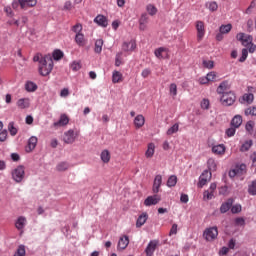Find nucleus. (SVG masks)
Here are the masks:
<instances>
[{
  "mask_svg": "<svg viewBox=\"0 0 256 256\" xmlns=\"http://www.w3.org/2000/svg\"><path fill=\"white\" fill-rule=\"evenodd\" d=\"M51 71H53V58L48 54L40 59L39 73L42 77H47Z\"/></svg>",
  "mask_w": 256,
  "mask_h": 256,
  "instance_id": "f257e3e1",
  "label": "nucleus"
},
{
  "mask_svg": "<svg viewBox=\"0 0 256 256\" xmlns=\"http://www.w3.org/2000/svg\"><path fill=\"white\" fill-rule=\"evenodd\" d=\"M220 97V103L224 105V107H231L237 101V96L235 95V92L229 91L221 94Z\"/></svg>",
  "mask_w": 256,
  "mask_h": 256,
  "instance_id": "f03ea898",
  "label": "nucleus"
},
{
  "mask_svg": "<svg viewBox=\"0 0 256 256\" xmlns=\"http://www.w3.org/2000/svg\"><path fill=\"white\" fill-rule=\"evenodd\" d=\"M11 176L15 183H21L25 179V166L20 165L14 168L11 172Z\"/></svg>",
  "mask_w": 256,
  "mask_h": 256,
  "instance_id": "7ed1b4c3",
  "label": "nucleus"
},
{
  "mask_svg": "<svg viewBox=\"0 0 256 256\" xmlns=\"http://www.w3.org/2000/svg\"><path fill=\"white\" fill-rule=\"evenodd\" d=\"M204 237L206 241H214V239H217V235H219V231L217 230V226L207 228L204 231Z\"/></svg>",
  "mask_w": 256,
  "mask_h": 256,
  "instance_id": "20e7f679",
  "label": "nucleus"
},
{
  "mask_svg": "<svg viewBox=\"0 0 256 256\" xmlns=\"http://www.w3.org/2000/svg\"><path fill=\"white\" fill-rule=\"evenodd\" d=\"M212 174L209 170H204L199 177L198 187L203 188L207 185L208 181H211Z\"/></svg>",
  "mask_w": 256,
  "mask_h": 256,
  "instance_id": "39448f33",
  "label": "nucleus"
},
{
  "mask_svg": "<svg viewBox=\"0 0 256 256\" xmlns=\"http://www.w3.org/2000/svg\"><path fill=\"white\" fill-rule=\"evenodd\" d=\"M159 201H161V196H159V195L148 196L144 200V205L146 207H151V205H157L159 203Z\"/></svg>",
  "mask_w": 256,
  "mask_h": 256,
  "instance_id": "423d86ee",
  "label": "nucleus"
},
{
  "mask_svg": "<svg viewBox=\"0 0 256 256\" xmlns=\"http://www.w3.org/2000/svg\"><path fill=\"white\" fill-rule=\"evenodd\" d=\"M196 29H197V39L201 41L203 37H205V24L203 21L196 22Z\"/></svg>",
  "mask_w": 256,
  "mask_h": 256,
  "instance_id": "0eeeda50",
  "label": "nucleus"
},
{
  "mask_svg": "<svg viewBox=\"0 0 256 256\" xmlns=\"http://www.w3.org/2000/svg\"><path fill=\"white\" fill-rule=\"evenodd\" d=\"M229 89H231V84H229V80H224L217 87L216 91L218 95H223V93H227L226 91H229Z\"/></svg>",
  "mask_w": 256,
  "mask_h": 256,
  "instance_id": "6e6552de",
  "label": "nucleus"
},
{
  "mask_svg": "<svg viewBox=\"0 0 256 256\" xmlns=\"http://www.w3.org/2000/svg\"><path fill=\"white\" fill-rule=\"evenodd\" d=\"M26 225H27V218H25L24 216H20L17 218L15 222V227L18 231L23 233V230L25 229Z\"/></svg>",
  "mask_w": 256,
  "mask_h": 256,
  "instance_id": "1a4fd4ad",
  "label": "nucleus"
},
{
  "mask_svg": "<svg viewBox=\"0 0 256 256\" xmlns=\"http://www.w3.org/2000/svg\"><path fill=\"white\" fill-rule=\"evenodd\" d=\"M158 243L159 242H157V240H152L149 242L145 249L146 256H153V253H155V250L157 249Z\"/></svg>",
  "mask_w": 256,
  "mask_h": 256,
  "instance_id": "9d476101",
  "label": "nucleus"
},
{
  "mask_svg": "<svg viewBox=\"0 0 256 256\" xmlns=\"http://www.w3.org/2000/svg\"><path fill=\"white\" fill-rule=\"evenodd\" d=\"M94 23H96L97 25H99V27H107V25H109V20H107V17H105L104 15H97L94 18Z\"/></svg>",
  "mask_w": 256,
  "mask_h": 256,
  "instance_id": "9b49d317",
  "label": "nucleus"
},
{
  "mask_svg": "<svg viewBox=\"0 0 256 256\" xmlns=\"http://www.w3.org/2000/svg\"><path fill=\"white\" fill-rule=\"evenodd\" d=\"M39 139L36 136H31L28 140V144L26 146L27 153H31L36 147Z\"/></svg>",
  "mask_w": 256,
  "mask_h": 256,
  "instance_id": "f8f14e48",
  "label": "nucleus"
},
{
  "mask_svg": "<svg viewBox=\"0 0 256 256\" xmlns=\"http://www.w3.org/2000/svg\"><path fill=\"white\" fill-rule=\"evenodd\" d=\"M21 9H29V7H35L37 0H18Z\"/></svg>",
  "mask_w": 256,
  "mask_h": 256,
  "instance_id": "ddd939ff",
  "label": "nucleus"
},
{
  "mask_svg": "<svg viewBox=\"0 0 256 256\" xmlns=\"http://www.w3.org/2000/svg\"><path fill=\"white\" fill-rule=\"evenodd\" d=\"M128 245H129V236L120 237L117 245L118 250L123 251L127 249Z\"/></svg>",
  "mask_w": 256,
  "mask_h": 256,
  "instance_id": "4468645a",
  "label": "nucleus"
},
{
  "mask_svg": "<svg viewBox=\"0 0 256 256\" xmlns=\"http://www.w3.org/2000/svg\"><path fill=\"white\" fill-rule=\"evenodd\" d=\"M230 125H231V127L239 129L241 127V125H243V117L241 115H235L232 118Z\"/></svg>",
  "mask_w": 256,
  "mask_h": 256,
  "instance_id": "2eb2a0df",
  "label": "nucleus"
},
{
  "mask_svg": "<svg viewBox=\"0 0 256 256\" xmlns=\"http://www.w3.org/2000/svg\"><path fill=\"white\" fill-rule=\"evenodd\" d=\"M233 198H229L226 202L222 203L220 206V213H227L231 207H233Z\"/></svg>",
  "mask_w": 256,
  "mask_h": 256,
  "instance_id": "dca6fc26",
  "label": "nucleus"
},
{
  "mask_svg": "<svg viewBox=\"0 0 256 256\" xmlns=\"http://www.w3.org/2000/svg\"><path fill=\"white\" fill-rule=\"evenodd\" d=\"M65 143L71 144L75 143V139H77V134L75 133L74 130L70 129L68 132L65 134Z\"/></svg>",
  "mask_w": 256,
  "mask_h": 256,
  "instance_id": "f3484780",
  "label": "nucleus"
},
{
  "mask_svg": "<svg viewBox=\"0 0 256 256\" xmlns=\"http://www.w3.org/2000/svg\"><path fill=\"white\" fill-rule=\"evenodd\" d=\"M161 183H163V177L161 175H156L153 184V193H159V188L161 187Z\"/></svg>",
  "mask_w": 256,
  "mask_h": 256,
  "instance_id": "a211bd4d",
  "label": "nucleus"
},
{
  "mask_svg": "<svg viewBox=\"0 0 256 256\" xmlns=\"http://www.w3.org/2000/svg\"><path fill=\"white\" fill-rule=\"evenodd\" d=\"M29 105H31L29 98H21L17 101L19 109H28Z\"/></svg>",
  "mask_w": 256,
  "mask_h": 256,
  "instance_id": "6ab92c4d",
  "label": "nucleus"
},
{
  "mask_svg": "<svg viewBox=\"0 0 256 256\" xmlns=\"http://www.w3.org/2000/svg\"><path fill=\"white\" fill-rule=\"evenodd\" d=\"M149 218V215H147L146 212L142 213L137 221H136V227L139 228V227H143V224L144 223H147V219Z\"/></svg>",
  "mask_w": 256,
  "mask_h": 256,
  "instance_id": "aec40b11",
  "label": "nucleus"
},
{
  "mask_svg": "<svg viewBox=\"0 0 256 256\" xmlns=\"http://www.w3.org/2000/svg\"><path fill=\"white\" fill-rule=\"evenodd\" d=\"M134 125L137 129H141L145 125V117L143 115H137L134 119Z\"/></svg>",
  "mask_w": 256,
  "mask_h": 256,
  "instance_id": "412c9836",
  "label": "nucleus"
},
{
  "mask_svg": "<svg viewBox=\"0 0 256 256\" xmlns=\"http://www.w3.org/2000/svg\"><path fill=\"white\" fill-rule=\"evenodd\" d=\"M135 47H137V44L135 43V41L124 42L122 45V49L124 51H134Z\"/></svg>",
  "mask_w": 256,
  "mask_h": 256,
  "instance_id": "4be33fe9",
  "label": "nucleus"
},
{
  "mask_svg": "<svg viewBox=\"0 0 256 256\" xmlns=\"http://www.w3.org/2000/svg\"><path fill=\"white\" fill-rule=\"evenodd\" d=\"M212 153H215L216 155H223V153H225V145L218 144L216 146H213Z\"/></svg>",
  "mask_w": 256,
  "mask_h": 256,
  "instance_id": "5701e85b",
  "label": "nucleus"
},
{
  "mask_svg": "<svg viewBox=\"0 0 256 256\" xmlns=\"http://www.w3.org/2000/svg\"><path fill=\"white\" fill-rule=\"evenodd\" d=\"M65 54H63V51L56 49L53 51L51 58L54 59V61H61L63 59Z\"/></svg>",
  "mask_w": 256,
  "mask_h": 256,
  "instance_id": "b1692460",
  "label": "nucleus"
},
{
  "mask_svg": "<svg viewBox=\"0 0 256 256\" xmlns=\"http://www.w3.org/2000/svg\"><path fill=\"white\" fill-rule=\"evenodd\" d=\"M100 157L103 163H109V161H111V154L109 153V150H103Z\"/></svg>",
  "mask_w": 256,
  "mask_h": 256,
  "instance_id": "393cba45",
  "label": "nucleus"
},
{
  "mask_svg": "<svg viewBox=\"0 0 256 256\" xmlns=\"http://www.w3.org/2000/svg\"><path fill=\"white\" fill-rule=\"evenodd\" d=\"M153 155H155V144L150 143V144H148V149H147V151L145 153V156L148 159H151V157H153Z\"/></svg>",
  "mask_w": 256,
  "mask_h": 256,
  "instance_id": "a878e982",
  "label": "nucleus"
},
{
  "mask_svg": "<svg viewBox=\"0 0 256 256\" xmlns=\"http://www.w3.org/2000/svg\"><path fill=\"white\" fill-rule=\"evenodd\" d=\"M25 89L26 91H28L29 93H33V91H37V84H35V82L32 81H28L25 84Z\"/></svg>",
  "mask_w": 256,
  "mask_h": 256,
  "instance_id": "bb28decb",
  "label": "nucleus"
},
{
  "mask_svg": "<svg viewBox=\"0 0 256 256\" xmlns=\"http://www.w3.org/2000/svg\"><path fill=\"white\" fill-rule=\"evenodd\" d=\"M251 147H253V140H248L241 145L240 151L242 153H245L246 151H249V149H251Z\"/></svg>",
  "mask_w": 256,
  "mask_h": 256,
  "instance_id": "cd10ccee",
  "label": "nucleus"
},
{
  "mask_svg": "<svg viewBox=\"0 0 256 256\" xmlns=\"http://www.w3.org/2000/svg\"><path fill=\"white\" fill-rule=\"evenodd\" d=\"M94 51L98 54L103 51V39L96 40Z\"/></svg>",
  "mask_w": 256,
  "mask_h": 256,
  "instance_id": "c85d7f7f",
  "label": "nucleus"
},
{
  "mask_svg": "<svg viewBox=\"0 0 256 256\" xmlns=\"http://www.w3.org/2000/svg\"><path fill=\"white\" fill-rule=\"evenodd\" d=\"M231 29H233V25L231 24H226V25H221L219 28V31L223 34V35H227V33H229L231 31Z\"/></svg>",
  "mask_w": 256,
  "mask_h": 256,
  "instance_id": "c756f323",
  "label": "nucleus"
},
{
  "mask_svg": "<svg viewBox=\"0 0 256 256\" xmlns=\"http://www.w3.org/2000/svg\"><path fill=\"white\" fill-rule=\"evenodd\" d=\"M177 185V176L171 175L167 180V187H175Z\"/></svg>",
  "mask_w": 256,
  "mask_h": 256,
  "instance_id": "7c9ffc66",
  "label": "nucleus"
},
{
  "mask_svg": "<svg viewBox=\"0 0 256 256\" xmlns=\"http://www.w3.org/2000/svg\"><path fill=\"white\" fill-rule=\"evenodd\" d=\"M243 47H249L253 43V36L247 35L244 40L241 42Z\"/></svg>",
  "mask_w": 256,
  "mask_h": 256,
  "instance_id": "2f4dec72",
  "label": "nucleus"
},
{
  "mask_svg": "<svg viewBox=\"0 0 256 256\" xmlns=\"http://www.w3.org/2000/svg\"><path fill=\"white\" fill-rule=\"evenodd\" d=\"M8 130L10 132V135H12V137H15V135H17V128L15 127V122H10L8 124Z\"/></svg>",
  "mask_w": 256,
  "mask_h": 256,
  "instance_id": "473e14b6",
  "label": "nucleus"
},
{
  "mask_svg": "<svg viewBox=\"0 0 256 256\" xmlns=\"http://www.w3.org/2000/svg\"><path fill=\"white\" fill-rule=\"evenodd\" d=\"M249 195H256V179L248 186Z\"/></svg>",
  "mask_w": 256,
  "mask_h": 256,
  "instance_id": "72a5a7b5",
  "label": "nucleus"
},
{
  "mask_svg": "<svg viewBox=\"0 0 256 256\" xmlns=\"http://www.w3.org/2000/svg\"><path fill=\"white\" fill-rule=\"evenodd\" d=\"M242 99H243V101H246V103H248V105H251V103H253V100L255 99V96L252 93L244 94Z\"/></svg>",
  "mask_w": 256,
  "mask_h": 256,
  "instance_id": "f704fd0d",
  "label": "nucleus"
},
{
  "mask_svg": "<svg viewBox=\"0 0 256 256\" xmlns=\"http://www.w3.org/2000/svg\"><path fill=\"white\" fill-rule=\"evenodd\" d=\"M244 114L246 117H249V115H252L253 117H256V107H249L244 111Z\"/></svg>",
  "mask_w": 256,
  "mask_h": 256,
  "instance_id": "c9c22d12",
  "label": "nucleus"
},
{
  "mask_svg": "<svg viewBox=\"0 0 256 256\" xmlns=\"http://www.w3.org/2000/svg\"><path fill=\"white\" fill-rule=\"evenodd\" d=\"M248 55H249V50H247V48L242 49V56L239 58V62L245 63V61H247Z\"/></svg>",
  "mask_w": 256,
  "mask_h": 256,
  "instance_id": "e433bc0d",
  "label": "nucleus"
},
{
  "mask_svg": "<svg viewBox=\"0 0 256 256\" xmlns=\"http://www.w3.org/2000/svg\"><path fill=\"white\" fill-rule=\"evenodd\" d=\"M203 67L206 69H213V67H215V62L213 60H203Z\"/></svg>",
  "mask_w": 256,
  "mask_h": 256,
  "instance_id": "4c0bfd02",
  "label": "nucleus"
},
{
  "mask_svg": "<svg viewBox=\"0 0 256 256\" xmlns=\"http://www.w3.org/2000/svg\"><path fill=\"white\" fill-rule=\"evenodd\" d=\"M254 125H255V122H253L251 120L246 123L245 129H246V131H248V133L250 135H253V127H254Z\"/></svg>",
  "mask_w": 256,
  "mask_h": 256,
  "instance_id": "58836bf2",
  "label": "nucleus"
},
{
  "mask_svg": "<svg viewBox=\"0 0 256 256\" xmlns=\"http://www.w3.org/2000/svg\"><path fill=\"white\" fill-rule=\"evenodd\" d=\"M121 77H122L121 72L115 71V72L113 73V75H112V81H113V83H119V81H121Z\"/></svg>",
  "mask_w": 256,
  "mask_h": 256,
  "instance_id": "ea45409f",
  "label": "nucleus"
},
{
  "mask_svg": "<svg viewBox=\"0 0 256 256\" xmlns=\"http://www.w3.org/2000/svg\"><path fill=\"white\" fill-rule=\"evenodd\" d=\"M146 11H148L149 15H156L157 14V8L153 4L147 5Z\"/></svg>",
  "mask_w": 256,
  "mask_h": 256,
  "instance_id": "a19ab883",
  "label": "nucleus"
},
{
  "mask_svg": "<svg viewBox=\"0 0 256 256\" xmlns=\"http://www.w3.org/2000/svg\"><path fill=\"white\" fill-rule=\"evenodd\" d=\"M26 251H25V245H20L14 254V256H25Z\"/></svg>",
  "mask_w": 256,
  "mask_h": 256,
  "instance_id": "79ce46f5",
  "label": "nucleus"
},
{
  "mask_svg": "<svg viewBox=\"0 0 256 256\" xmlns=\"http://www.w3.org/2000/svg\"><path fill=\"white\" fill-rule=\"evenodd\" d=\"M177 131H179V124H174L167 130V135H173L174 133H177Z\"/></svg>",
  "mask_w": 256,
  "mask_h": 256,
  "instance_id": "37998d69",
  "label": "nucleus"
},
{
  "mask_svg": "<svg viewBox=\"0 0 256 256\" xmlns=\"http://www.w3.org/2000/svg\"><path fill=\"white\" fill-rule=\"evenodd\" d=\"M75 41L78 45H83V41H85V36L81 33L76 34Z\"/></svg>",
  "mask_w": 256,
  "mask_h": 256,
  "instance_id": "c03bdc74",
  "label": "nucleus"
},
{
  "mask_svg": "<svg viewBox=\"0 0 256 256\" xmlns=\"http://www.w3.org/2000/svg\"><path fill=\"white\" fill-rule=\"evenodd\" d=\"M203 199L204 201H211V199H213V192H210L209 190H205L203 193Z\"/></svg>",
  "mask_w": 256,
  "mask_h": 256,
  "instance_id": "a18cd8bd",
  "label": "nucleus"
},
{
  "mask_svg": "<svg viewBox=\"0 0 256 256\" xmlns=\"http://www.w3.org/2000/svg\"><path fill=\"white\" fill-rule=\"evenodd\" d=\"M241 211H242L241 204H235L234 206L231 207V213L233 214L241 213Z\"/></svg>",
  "mask_w": 256,
  "mask_h": 256,
  "instance_id": "49530a36",
  "label": "nucleus"
},
{
  "mask_svg": "<svg viewBox=\"0 0 256 256\" xmlns=\"http://www.w3.org/2000/svg\"><path fill=\"white\" fill-rule=\"evenodd\" d=\"M237 131V128L231 126L230 128L226 129L227 137H233Z\"/></svg>",
  "mask_w": 256,
  "mask_h": 256,
  "instance_id": "de8ad7c7",
  "label": "nucleus"
},
{
  "mask_svg": "<svg viewBox=\"0 0 256 256\" xmlns=\"http://www.w3.org/2000/svg\"><path fill=\"white\" fill-rule=\"evenodd\" d=\"M165 51V48L163 47H160L158 49L155 50V56L158 58V59H162L163 58V55L162 53Z\"/></svg>",
  "mask_w": 256,
  "mask_h": 256,
  "instance_id": "09e8293b",
  "label": "nucleus"
},
{
  "mask_svg": "<svg viewBox=\"0 0 256 256\" xmlns=\"http://www.w3.org/2000/svg\"><path fill=\"white\" fill-rule=\"evenodd\" d=\"M206 77H207V79H208V82L209 81H216V79H217V73H215V72H210V73H208L207 75H206Z\"/></svg>",
  "mask_w": 256,
  "mask_h": 256,
  "instance_id": "8fccbe9b",
  "label": "nucleus"
},
{
  "mask_svg": "<svg viewBox=\"0 0 256 256\" xmlns=\"http://www.w3.org/2000/svg\"><path fill=\"white\" fill-rule=\"evenodd\" d=\"M65 125V114H63L58 122L54 123L55 127H63Z\"/></svg>",
  "mask_w": 256,
  "mask_h": 256,
  "instance_id": "3c124183",
  "label": "nucleus"
},
{
  "mask_svg": "<svg viewBox=\"0 0 256 256\" xmlns=\"http://www.w3.org/2000/svg\"><path fill=\"white\" fill-rule=\"evenodd\" d=\"M147 21H149V15H147V13L142 14L139 23H144L146 25Z\"/></svg>",
  "mask_w": 256,
  "mask_h": 256,
  "instance_id": "603ef678",
  "label": "nucleus"
},
{
  "mask_svg": "<svg viewBox=\"0 0 256 256\" xmlns=\"http://www.w3.org/2000/svg\"><path fill=\"white\" fill-rule=\"evenodd\" d=\"M208 166L210 170L215 171V169H217V165L215 164V160L214 159H209L208 160Z\"/></svg>",
  "mask_w": 256,
  "mask_h": 256,
  "instance_id": "864d4df0",
  "label": "nucleus"
},
{
  "mask_svg": "<svg viewBox=\"0 0 256 256\" xmlns=\"http://www.w3.org/2000/svg\"><path fill=\"white\" fill-rule=\"evenodd\" d=\"M170 93L175 97L177 95V84L172 83L170 85Z\"/></svg>",
  "mask_w": 256,
  "mask_h": 256,
  "instance_id": "5fc2aeb1",
  "label": "nucleus"
},
{
  "mask_svg": "<svg viewBox=\"0 0 256 256\" xmlns=\"http://www.w3.org/2000/svg\"><path fill=\"white\" fill-rule=\"evenodd\" d=\"M208 9L210 11H217V9H219V6L217 5V2H210Z\"/></svg>",
  "mask_w": 256,
  "mask_h": 256,
  "instance_id": "6e6d98bb",
  "label": "nucleus"
},
{
  "mask_svg": "<svg viewBox=\"0 0 256 256\" xmlns=\"http://www.w3.org/2000/svg\"><path fill=\"white\" fill-rule=\"evenodd\" d=\"M235 223L236 225H240L241 227H243V225H245V219L242 217H238L235 219Z\"/></svg>",
  "mask_w": 256,
  "mask_h": 256,
  "instance_id": "4d7b16f0",
  "label": "nucleus"
},
{
  "mask_svg": "<svg viewBox=\"0 0 256 256\" xmlns=\"http://www.w3.org/2000/svg\"><path fill=\"white\" fill-rule=\"evenodd\" d=\"M71 69H72V71H79L81 69V64L73 62L71 64Z\"/></svg>",
  "mask_w": 256,
  "mask_h": 256,
  "instance_id": "13d9d810",
  "label": "nucleus"
},
{
  "mask_svg": "<svg viewBox=\"0 0 256 256\" xmlns=\"http://www.w3.org/2000/svg\"><path fill=\"white\" fill-rule=\"evenodd\" d=\"M4 11L6 12V15L8 17H13V9H11V7L9 6L4 7Z\"/></svg>",
  "mask_w": 256,
  "mask_h": 256,
  "instance_id": "bf43d9fd",
  "label": "nucleus"
},
{
  "mask_svg": "<svg viewBox=\"0 0 256 256\" xmlns=\"http://www.w3.org/2000/svg\"><path fill=\"white\" fill-rule=\"evenodd\" d=\"M150 75H151V69L146 68V69H144V70L142 71V77H143L144 79H147V77L150 76Z\"/></svg>",
  "mask_w": 256,
  "mask_h": 256,
  "instance_id": "052dcab7",
  "label": "nucleus"
},
{
  "mask_svg": "<svg viewBox=\"0 0 256 256\" xmlns=\"http://www.w3.org/2000/svg\"><path fill=\"white\" fill-rule=\"evenodd\" d=\"M180 201L181 203H189V196L187 194H181Z\"/></svg>",
  "mask_w": 256,
  "mask_h": 256,
  "instance_id": "680f3d73",
  "label": "nucleus"
},
{
  "mask_svg": "<svg viewBox=\"0 0 256 256\" xmlns=\"http://www.w3.org/2000/svg\"><path fill=\"white\" fill-rule=\"evenodd\" d=\"M247 30L249 33H251V31H253V19H249L247 21Z\"/></svg>",
  "mask_w": 256,
  "mask_h": 256,
  "instance_id": "e2e57ef3",
  "label": "nucleus"
},
{
  "mask_svg": "<svg viewBox=\"0 0 256 256\" xmlns=\"http://www.w3.org/2000/svg\"><path fill=\"white\" fill-rule=\"evenodd\" d=\"M83 29V26H81V24H76L72 27V31H74V33H79V31H81Z\"/></svg>",
  "mask_w": 256,
  "mask_h": 256,
  "instance_id": "0e129e2a",
  "label": "nucleus"
},
{
  "mask_svg": "<svg viewBox=\"0 0 256 256\" xmlns=\"http://www.w3.org/2000/svg\"><path fill=\"white\" fill-rule=\"evenodd\" d=\"M202 109H209V101L207 99H203L201 102Z\"/></svg>",
  "mask_w": 256,
  "mask_h": 256,
  "instance_id": "69168bd1",
  "label": "nucleus"
},
{
  "mask_svg": "<svg viewBox=\"0 0 256 256\" xmlns=\"http://www.w3.org/2000/svg\"><path fill=\"white\" fill-rule=\"evenodd\" d=\"M7 140V130H3L1 133H0V141H6Z\"/></svg>",
  "mask_w": 256,
  "mask_h": 256,
  "instance_id": "338daca9",
  "label": "nucleus"
},
{
  "mask_svg": "<svg viewBox=\"0 0 256 256\" xmlns=\"http://www.w3.org/2000/svg\"><path fill=\"white\" fill-rule=\"evenodd\" d=\"M169 235H177V224L172 225Z\"/></svg>",
  "mask_w": 256,
  "mask_h": 256,
  "instance_id": "774afa93",
  "label": "nucleus"
}]
</instances>
